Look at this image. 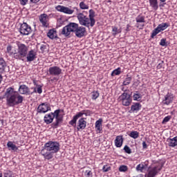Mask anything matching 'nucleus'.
<instances>
[{
    "label": "nucleus",
    "mask_w": 177,
    "mask_h": 177,
    "mask_svg": "<svg viewBox=\"0 0 177 177\" xmlns=\"http://www.w3.org/2000/svg\"><path fill=\"white\" fill-rule=\"evenodd\" d=\"M32 92L30 91V88L26 84L20 85L18 92L15 91L13 87H9L5 93L6 105L8 107H15L23 103L24 97L21 95H32Z\"/></svg>",
    "instance_id": "obj_1"
},
{
    "label": "nucleus",
    "mask_w": 177,
    "mask_h": 177,
    "mask_svg": "<svg viewBox=\"0 0 177 177\" xmlns=\"http://www.w3.org/2000/svg\"><path fill=\"white\" fill-rule=\"evenodd\" d=\"M60 150V144L55 141H48L45 143L43 149L40 151V154L44 157V160H52L53 154L58 153Z\"/></svg>",
    "instance_id": "obj_2"
},
{
    "label": "nucleus",
    "mask_w": 177,
    "mask_h": 177,
    "mask_svg": "<svg viewBox=\"0 0 177 177\" xmlns=\"http://www.w3.org/2000/svg\"><path fill=\"white\" fill-rule=\"evenodd\" d=\"M16 45L17 46V59L23 60L27 56L28 53V46L20 42L19 41H16Z\"/></svg>",
    "instance_id": "obj_3"
},
{
    "label": "nucleus",
    "mask_w": 177,
    "mask_h": 177,
    "mask_svg": "<svg viewBox=\"0 0 177 177\" xmlns=\"http://www.w3.org/2000/svg\"><path fill=\"white\" fill-rule=\"evenodd\" d=\"M161 169H162V165L161 163H154L148 167L147 175H145V177H156Z\"/></svg>",
    "instance_id": "obj_4"
},
{
    "label": "nucleus",
    "mask_w": 177,
    "mask_h": 177,
    "mask_svg": "<svg viewBox=\"0 0 177 177\" xmlns=\"http://www.w3.org/2000/svg\"><path fill=\"white\" fill-rule=\"evenodd\" d=\"M91 114H92V111L91 110L81 111L80 112L76 113V115L73 116V119L69 121V125H71L75 128L77 127V120L78 118H81L82 115H86V117H88V115H91Z\"/></svg>",
    "instance_id": "obj_5"
},
{
    "label": "nucleus",
    "mask_w": 177,
    "mask_h": 177,
    "mask_svg": "<svg viewBox=\"0 0 177 177\" xmlns=\"http://www.w3.org/2000/svg\"><path fill=\"white\" fill-rule=\"evenodd\" d=\"M77 28L78 24L71 22L63 28L61 34H62V35H64V37H68V35H70L71 32H75Z\"/></svg>",
    "instance_id": "obj_6"
},
{
    "label": "nucleus",
    "mask_w": 177,
    "mask_h": 177,
    "mask_svg": "<svg viewBox=\"0 0 177 177\" xmlns=\"http://www.w3.org/2000/svg\"><path fill=\"white\" fill-rule=\"evenodd\" d=\"M77 19L80 26H84V27H87V28L91 27V21L89 20V17L84 15V12L77 13Z\"/></svg>",
    "instance_id": "obj_7"
},
{
    "label": "nucleus",
    "mask_w": 177,
    "mask_h": 177,
    "mask_svg": "<svg viewBox=\"0 0 177 177\" xmlns=\"http://www.w3.org/2000/svg\"><path fill=\"white\" fill-rule=\"evenodd\" d=\"M60 111H62V110L57 109L53 113L54 118H55V122L52 123L51 126L54 129L59 128V125L63 122V116H60Z\"/></svg>",
    "instance_id": "obj_8"
},
{
    "label": "nucleus",
    "mask_w": 177,
    "mask_h": 177,
    "mask_svg": "<svg viewBox=\"0 0 177 177\" xmlns=\"http://www.w3.org/2000/svg\"><path fill=\"white\" fill-rule=\"evenodd\" d=\"M55 9L57 10V12L64 13L65 15H73V13H74V10H76L77 12L80 10L78 7H73V9H71L68 7L60 5L55 6Z\"/></svg>",
    "instance_id": "obj_9"
},
{
    "label": "nucleus",
    "mask_w": 177,
    "mask_h": 177,
    "mask_svg": "<svg viewBox=\"0 0 177 177\" xmlns=\"http://www.w3.org/2000/svg\"><path fill=\"white\" fill-rule=\"evenodd\" d=\"M120 102H122L123 106H128L132 103V98L131 97V95L128 94V93H123L121 95L119 96L118 98Z\"/></svg>",
    "instance_id": "obj_10"
},
{
    "label": "nucleus",
    "mask_w": 177,
    "mask_h": 177,
    "mask_svg": "<svg viewBox=\"0 0 177 177\" xmlns=\"http://www.w3.org/2000/svg\"><path fill=\"white\" fill-rule=\"evenodd\" d=\"M31 26L27 24V23L24 22L21 24L19 32L21 35H30L32 32Z\"/></svg>",
    "instance_id": "obj_11"
},
{
    "label": "nucleus",
    "mask_w": 177,
    "mask_h": 177,
    "mask_svg": "<svg viewBox=\"0 0 177 177\" xmlns=\"http://www.w3.org/2000/svg\"><path fill=\"white\" fill-rule=\"evenodd\" d=\"M50 104L48 102H44L38 106L37 111L39 114H45V113H48V111H50Z\"/></svg>",
    "instance_id": "obj_12"
},
{
    "label": "nucleus",
    "mask_w": 177,
    "mask_h": 177,
    "mask_svg": "<svg viewBox=\"0 0 177 177\" xmlns=\"http://www.w3.org/2000/svg\"><path fill=\"white\" fill-rule=\"evenodd\" d=\"M39 20L41 24L42 27H45L46 28L49 27V16L48 14H41L39 17Z\"/></svg>",
    "instance_id": "obj_13"
},
{
    "label": "nucleus",
    "mask_w": 177,
    "mask_h": 177,
    "mask_svg": "<svg viewBox=\"0 0 177 177\" xmlns=\"http://www.w3.org/2000/svg\"><path fill=\"white\" fill-rule=\"evenodd\" d=\"M145 16L142 15H139L136 18V27L137 28H139V30H143L145 27V23H146V21L145 20Z\"/></svg>",
    "instance_id": "obj_14"
},
{
    "label": "nucleus",
    "mask_w": 177,
    "mask_h": 177,
    "mask_svg": "<svg viewBox=\"0 0 177 177\" xmlns=\"http://www.w3.org/2000/svg\"><path fill=\"white\" fill-rule=\"evenodd\" d=\"M174 99L175 95L172 93H167V94L165 95V99L162 100V103L166 106H169V104L174 102Z\"/></svg>",
    "instance_id": "obj_15"
},
{
    "label": "nucleus",
    "mask_w": 177,
    "mask_h": 177,
    "mask_svg": "<svg viewBox=\"0 0 177 177\" xmlns=\"http://www.w3.org/2000/svg\"><path fill=\"white\" fill-rule=\"evenodd\" d=\"M37 50L31 49L30 51H28L26 53V58L27 62H34L35 59H37Z\"/></svg>",
    "instance_id": "obj_16"
},
{
    "label": "nucleus",
    "mask_w": 177,
    "mask_h": 177,
    "mask_svg": "<svg viewBox=\"0 0 177 177\" xmlns=\"http://www.w3.org/2000/svg\"><path fill=\"white\" fill-rule=\"evenodd\" d=\"M6 53H8L9 56H12L14 59H17V49L13 48V46L10 44L7 46Z\"/></svg>",
    "instance_id": "obj_17"
},
{
    "label": "nucleus",
    "mask_w": 177,
    "mask_h": 177,
    "mask_svg": "<svg viewBox=\"0 0 177 177\" xmlns=\"http://www.w3.org/2000/svg\"><path fill=\"white\" fill-rule=\"evenodd\" d=\"M48 73L50 75L57 76L62 74V68L57 66H51L48 69Z\"/></svg>",
    "instance_id": "obj_18"
},
{
    "label": "nucleus",
    "mask_w": 177,
    "mask_h": 177,
    "mask_svg": "<svg viewBox=\"0 0 177 177\" xmlns=\"http://www.w3.org/2000/svg\"><path fill=\"white\" fill-rule=\"evenodd\" d=\"M75 34L77 38H82L86 34V28L84 26H77Z\"/></svg>",
    "instance_id": "obj_19"
},
{
    "label": "nucleus",
    "mask_w": 177,
    "mask_h": 177,
    "mask_svg": "<svg viewBox=\"0 0 177 177\" xmlns=\"http://www.w3.org/2000/svg\"><path fill=\"white\" fill-rule=\"evenodd\" d=\"M86 128V122L85 121V118H81L77 121V131H84Z\"/></svg>",
    "instance_id": "obj_20"
},
{
    "label": "nucleus",
    "mask_w": 177,
    "mask_h": 177,
    "mask_svg": "<svg viewBox=\"0 0 177 177\" xmlns=\"http://www.w3.org/2000/svg\"><path fill=\"white\" fill-rule=\"evenodd\" d=\"M102 124H103V119L102 118H100L98 120L95 122V128L97 133H102L103 132V127H102Z\"/></svg>",
    "instance_id": "obj_21"
},
{
    "label": "nucleus",
    "mask_w": 177,
    "mask_h": 177,
    "mask_svg": "<svg viewBox=\"0 0 177 177\" xmlns=\"http://www.w3.org/2000/svg\"><path fill=\"white\" fill-rule=\"evenodd\" d=\"M53 120H55V115H53V112L47 113L44 117V121L47 124H52V122H53Z\"/></svg>",
    "instance_id": "obj_22"
},
{
    "label": "nucleus",
    "mask_w": 177,
    "mask_h": 177,
    "mask_svg": "<svg viewBox=\"0 0 177 177\" xmlns=\"http://www.w3.org/2000/svg\"><path fill=\"white\" fill-rule=\"evenodd\" d=\"M88 20H90L91 22V27H93V26H95V23H96V20H95V10H93V9L89 10L88 11Z\"/></svg>",
    "instance_id": "obj_23"
},
{
    "label": "nucleus",
    "mask_w": 177,
    "mask_h": 177,
    "mask_svg": "<svg viewBox=\"0 0 177 177\" xmlns=\"http://www.w3.org/2000/svg\"><path fill=\"white\" fill-rule=\"evenodd\" d=\"M7 66L8 64H6L5 59L0 56V74L5 73V70L6 69Z\"/></svg>",
    "instance_id": "obj_24"
},
{
    "label": "nucleus",
    "mask_w": 177,
    "mask_h": 177,
    "mask_svg": "<svg viewBox=\"0 0 177 177\" xmlns=\"http://www.w3.org/2000/svg\"><path fill=\"white\" fill-rule=\"evenodd\" d=\"M123 143H124V138L122 137V136H117L115 140V147H122Z\"/></svg>",
    "instance_id": "obj_25"
},
{
    "label": "nucleus",
    "mask_w": 177,
    "mask_h": 177,
    "mask_svg": "<svg viewBox=\"0 0 177 177\" xmlns=\"http://www.w3.org/2000/svg\"><path fill=\"white\" fill-rule=\"evenodd\" d=\"M149 3L152 10H158V0H149Z\"/></svg>",
    "instance_id": "obj_26"
},
{
    "label": "nucleus",
    "mask_w": 177,
    "mask_h": 177,
    "mask_svg": "<svg viewBox=\"0 0 177 177\" xmlns=\"http://www.w3.org/2000/svg\"><path fill=\"white\" fill-rule=\"evenodd\" d=\"M167 142L169 147H176V146H177V136L173 138H167Z\"/></svg>",
    "instance_id": "obj_27"
},
{
    "label": "nucleus",
    "mask_w": 177,
    "mask_h": 177,
    "mask_svg": "<svg viewBox=\"0 0 177 177\" xmlns=\"http://www.w3.org/2000/svg\"><path fill=\"white\" fill-rule=\"evenodd\" d=\"M142 109V104L140 102H136L131 106L132 113H138Z\"/></svg>",
    "instance_id": "obj_28"
},
{
    "label": "nucleus",
    "mask_w": 177,
    "mask_h": 177,
    "mask_svg": "<svg viewBox=\"0 0 177 177\" xmlns=\"http://www.w3.org/2000/svg\"><path fill=\"white\" fill-rule=\"evenodd\" d=\"M47 37H48L50 39H55L57 38V32L55 29H50L47 33Z\"/></svg>",
    "instance_id": "obj_29"
},
{
    "label": "nucleus",
    "mask_w": 177,
    "mask_h": 177,
    "mask_svg": "<svg viewBox=\"0 0 177 177\" xmlns=\"http://www.w3.org/2000/svg\"><path fill=\"white\" fill-rule=\"evenodd\" d=\"M7 147L8 148L9 150H12L13 151H17V150H19V148L17 147V146L13 144V142L12 141L8 142Z\"/></svg>",
    "instance_id": "obj_30"
},
{
    "label": "nucleus",
    "mask_w": 177,
    "mask_h": 177,
    "mask_svg": "<svg viewBox=\"0 0 177 177\" xmlns=\"http://www.w3.org/2000/svg\"><path fill=\"white\" fill-rule=\"evenodd\" d=\"M122 32V30L121 28H118L117 26H112V35H113V37H115L118 34H121Z\"/></svg>",
    "instance_id": "obj_31"
},
{
    "label": "nucleus",
    "mask_w": 177,
    "mask_h": 177,
    "mask_svg": "<svg viewBox=\"0 0 177 177\" xmlns=\"http://www.w3.org/2000/svg\"><path fill=\"white\" fill-rule=\"evenodd\" d=\"M168 27H169V24L168 23H162L157 26L160 32L164 31V30H167Z\"/></svg>",
    "instance_id": "obj_32"
},
{
    "label": "nucleus",
    "mask_w": 177,
    "mask_h": 177,
    "mask_svg": "<svg viewBox=\"0 0 177 177\" xmlns=\"http://www.w3.org/2000/svg\"><path fill=\"white\" fill-rule=\"evenodd\" d=\"M127 77L123 81L122 85L124 86H127L128 85H129V84H131V82H132V77H129V75H127Z\"/></svg>",
    "instance_id": "obj_33"
},
{
    "label": "nucleus",
    "mask_w": 177,
    "mask_h": 177,
    "mask_svg": "<svg viewBox=\"0 0 177 177\" xmlns=\"http://www.w3.org/2000/svg\"><path fill=\"white\" fill-rule=\"evenodd\" d=\"M79 6L82 10H86L89 9V5L85 3V1H81L79 4Z\"/></svg>",
    "instance_id": "obj_34"
},
{
    "label": "nucleus",
    "mask_w": 177,
    "mask_h": 177,
    "mask_svg": "<svg viewBox=\"0 0 177 177\" xmlns=\"http://www.w3.org/2000/svg\"><path fill=\"white\" fill-rule=\"evenodd\" d=\"M129 136H130V138H132L133 139H138V138H139V132H138L137 131H132L129 134Z\"/></svg>",
    "instance_id": "obj_35"
},
{
    "label": "nucleus",
    "mask_w": 177,
    "mask_h": 177,
    "mask_svg": "<svg viewBox=\"0 0 177 177\" xmlns=\"http://www.w3.org/2000/svg\"><path fill=\"white\" fill-rule=\"evenodd\" d=\"M120 74H121V68L118 67L112 71L111 75V77H114L115 75H120Z\"/></svg>",
    "instance_id": "obj_36"
},
{
    "label": "nucleus",
    "mask_w": 177,
    "mask_h": 177,
    "mask_svg": "<svg viewBox=\"0 0 177 177\" xmlns=\"http://www.w3.org/2000/svg\"><path fill=\"white\" fill-rule=\"evenodd\" d=\"M4 177H15V173L10 170H7L3 174Z\"/></svg>",
    "instance_id": "obj_37"
},
{
    "label": "nucleus",
    "mask_w": 177,
    "mask_h": 177,
    "mask_svg": "<svg viewBox=\"0 0 177 177\" xmlns=\"http://www.w3.org/2000/svg\"><path fill=\"white\" fill-rule=\"evenodd\" d=\"M133 100L139 102V100H140V99H142V96L138 91H136L133 95Z\"/></svg>",
    "instance_id": "obj_38"
},
{
    "label": "nucleus",
    "mask_w": 177,
    "mask_h": 177,
    "mask_svg": "<svg viewBox=\"0 0 177 177\" xmlns=\"http://www.w3.org/2000/svg\"><path fill=\"white\" fill-rule=\"evenodd\" d=\"M160 32H161L159 30L158 28L157 27L152 31V33L151 34V38L153 39L154 37H156L157 34H160Z\"/></svg>",
    "instance_id": "obj_39"
},
{
    "label": "nucleus",
    "mask_w": 177,
    "mask_h": 177,
    "mask_svg": "<svg viewBox=\"0 0 177 177\" xmlns=\"http://www.w3.org/2000/svg\"><path fill=\"white\" fill-rule=\"evenodd\" d=\"M99 95H100L99 92H97V91H93L91 93V99L93 100H96V99H97V97H99Z\"/></svg>",
    "instance_id": "obj_40"
},
{
    "label": "nucleus",
    "mask_w": 177,
    "mask_h": 177,
    "mask_svg": "<svg viewBox=\"0 0 177 177\" xmlns=\"http://www.w3.org/2000/svg\"><path fill=\"white\" fill-rule=\"evenodd\" d=\"M165 63L164 62V61H160L156 68L158 70H161V68H165Z\"/></svg>",
    "instance_id": "obj_41"
},
{
    "label": "nucleus",
    "mask_w": 177,
    "mask_h": 177,
    "mask_svg": "<svg viewBox=\"0 0 177 177\" xmlns=\"http://www.w3.org/2000/svg\"><path fill=\"white\" fill-rule=\"evenodd\" d=\"M128 171V166L127 165H121L119 167L120 172H127Z\"/></svg>",
    "instance_id": "obj_42"
},
{
    "label": "nucleus",
    "mask_w": 177,
    "mask_h": 177,
    "mask_svg": "<svg viewBox=\"0 0 177 177\" xmlns=\"http://www.w3.org/2000/svg\"><path fill=\"white\" fill-rule=\"evenodd\" d=\"M84 177H93V173L91 170H86L84 171Z\"/></svg>",
    "instance_id": "obj_43"
},
{
    "label": "nucleus",
    "mask_w": 177,
    "mask_h": 177,
    "mask_svg": "<svg viewBox=\"0 0 177 177\" xmlns=\"http://www.w3.org/2000/svg\"><path fill=\"white\" fill-rule=\"evenodd\" d=\"M34 92L41 95V93H42V86L38 85L37 87V89L35 88ZM34 92H32V93H34Z\"/></svg>",
    "instance_id": "obj_44"
},
{
    "label": "nucleus",
    "mask_w": 177,
    "mask_h": 177,
    "mask_svg": "<svg viewBox=\"0 0 177 177\" xmlns=\"http://www.w3.org/2000/svg\"><path fill=\"white\" fill-rule=\"evenodd\" d=\"M143 169H145V165L139 164L136 167V171H140V172H143Z\"/></svg>",
    "instance_id": "obj_45"
},
{
    "label": "nucleus",
    "mask_w": 177,
    "mask_h": 177,
    "mask_svg": "<svg viewBox=\"0 0 177 177\" xmlns=\"http://www.w3.org/2000/svg\"><path fill=\"white\" fill-rule=\"evenodd\" d=\"M171 118H172V116H171V115H167V116L165 117V118L162 121V124H167V122H169Z\"/></svg>",
    "instance_id": "obj_46"
},
{
    "label": "nucleus",
    "mask_w": 177,
    "mask_h": 177,
    "mask_svg": "<svg viewBox=\"0 0 177 177\" xmlns=\"http://www.w3.org/2000/svg\"><path fill=\"white\" fill-rule=\"evenodd\" d=\"M160 46H167V39L166 38L161 39L160 41Z\"/></svg>",
    "instance_id": "obj_47"
},
{
    "label": "nucleus",
    "mask_w": 177,
    "mask_h": 177,
    "mask_svg": "<svg viewBox=\"0 0 177 177\" xmlns=\"http://www.w3.org/2000/svg\"><path fill=\"white\" fill-rule=\"evenodd\" d=\"M124 150L125 153H127V154H131V153H132L131 148H129V147H128V145L124 146Z\"/></svg>",
    "instance_id": "obj_48"
},
{
    "label": "nucleus",
    "mask_w": 177,
    "mask_h": 177,
    "mask_svg": "<svg viewBox=\"0 0 177 177\" xmlns=\"http://www.w3.org/2000/svg\"><path fill=\"white\" fill-rule=\"evenodd\" d=\"M110 169H111V167H109V165H104L102 167L103 172H109V171H110Z\"/></svg>",
    "instance_id": "obj_49"
},
{
    "label": "nucleus",
    "mask_w": 177,
    "mask_h": 177,
    "mask_svg": "<svg viewBox=\"0 0 177 177\" xmlns=\"http://www.w3.org/2000/svg\"><path fill=\"white\" fill-rule=\"evenodd\" d=\"M19 3L22 6H26L28 3V0H19Z\"/></svg>",
    "instance_id": "obj_50"
},
{
    "label": "nucleus",
    "mask_w": 177,
    "mask_h": 177,
    "mask_svg": "<svg viewBox=\"0 0 177 177\" xmlns=\"http://www.w3.org/2000/svg\"><path fill=\"white\" fill-rule=\"evenodd\" d=\"M160 2V6L162 8H164V5H165V2H167V0H159Z\"/></svg>",
    "instance_id": "obj_51"
},
{
    "label": "nucleus",
    "mask_w": 177,
    "mask_h": 177,
    "mask_svg": "<svg viewBox=\"0 0 177 177\" xmlns=\"http://www.w3.org/2000/svg\"><path fill=\"white\" fill-rule=\"evenodd\" d=\"M39 1L40 0H30V4L32 5V3H38Z\"/></svg>",
    "instance_id": "obj_52"
},
{
    "label": "nucleus",
    "mask_w": 177,
    "mask_h": 177,
    "mask_svg": "<svg viewBox=\"0 0 177 177\" xmlns=\"http://www.w3.org/2000/svg\"><path fill=\"white\" fill-rule=\"evenodd\" d=\"M45 49H46V46L42 44L40 47V50H41L42 52H45Z\"/></svg>",
    "instance_id": "obj_53"
},
{
    "label": "nucleus",
    "mask_w": 177,
    "mask_h": 177,
    "mask_svg": "<svg viewBox=\"0 0 177 177\" xmlns=\"http://www.w3.org/2000/svg\"><path fill=\"white\" fill-rule=\"evenodd\" d=\"M142 149H147V144L146 142H142Z\"/></svg>",
    "instance_id": "obj_54"
},
{
    "label": "nucleus",
    "mask_w": 177,
    "mask_h": 177,
    "mask_svg": "<svg viewBox=\"0 0 177 177\" xmlns=\"http://www.w3.org/2000/svg\"><path fill=\"white\" fill-rule=\"evenodd\" d=\"M133 85H134V86H139V83L138 82H135Z\"/></svg>",
    "instance_id": "obj_55"
},
{
    "label": "nucleus",
    "mask_w": 177,
    "mask_h": 177,
    "mask_svg": "<svg viewBox=\"0 0 177 177\" xmlns=\"http://www.w3.org/2000/svg\"><path fill=\"white\" fill-rule=\"evenodd\" d=\"M122 91L124 92V93H127V89H125V87H122Z\"/></svg>",
    "instance_id": "obj_56"
},
{
    "label": "nucleus",
    "mask_w": 177,
    "mask_h": 177,
    "mask_svg": "<svg viewBox=\"0 0 177 177\" xmlns=\"http://www.w3.org/2000/svg\"><path fill=\"white\" fill-rule=\"evenodd\" d=\"M129 27H131V26L129 24H127L126 31H129Z\"/></svg>",
    "instance_id": "obj_57"
},
{
    "label": "nucleus",
    "mask_w": 177,
    "mask_h": 177,
    "mask_svg": "<svg viewBox=\"0 0 177 177\" xmlns=\"http://www.w3.org/2000/svg\"><path fill=\"white\" fill-rule=\"evenodd\" d=\"M2 80H3L2 75H0V82H2Z\"/></svg>",
    "instance_id": "obj_58"
},
{
    "label": "nucleus",
    "mask_w": 177,
    "mask_h": 177,
    "mask_svg": "<svg viewBox=\"0 0 177 177\" xmlns=\"http://www.w3.org/2000/svg\"><path fill=\"white\" fill-rule=\"evenodd\" d=\"M138 177H143V174H140Z\"/></svg>",
    "instance_id": "obj_59"
},
{
    "label": "nucleus",
    "mask_w": 177,
    "mask_h": 177,
    "mask_svg": "<svg viewBox=\"0 0 177 177\" xmlns=\"http://www.w3.org/2000/svg\"><path fill=\"white\" fill-rule=\"evenodd\" d=\"M3 175H2V173H0V177H2Z\"/></svg>",
    "instance_id": "obj_60"
},
{
    "label": "nucleus",
    "mask_w": 177,
    "mask_h": 177,
    "mask_svg": "<svg viewBox=\"0 0 177 177\" xmlns=\"http://www.w3.org/2000/svg\"><path fill=\"white\" fill-rule=\"evenodd\" d=\"M53 80H56V77H54Z\"/></svg>",
    "instance_id": "obj_61"
},
{
    "label": "nucleus",
    "mask_w": 177,
    "mask_h": 177,
    "mask_svg": "<svg viewBox=\"0 0 177 177\" xmlns=\"http://www.w3.org/2000/svg\"><path fill=\"white\" fill-rule=\"evenodd\" d=\"M2 99V97H0V100Z\"/></svg>",
    "instance_id": "obj_62"
}]
</instances>
